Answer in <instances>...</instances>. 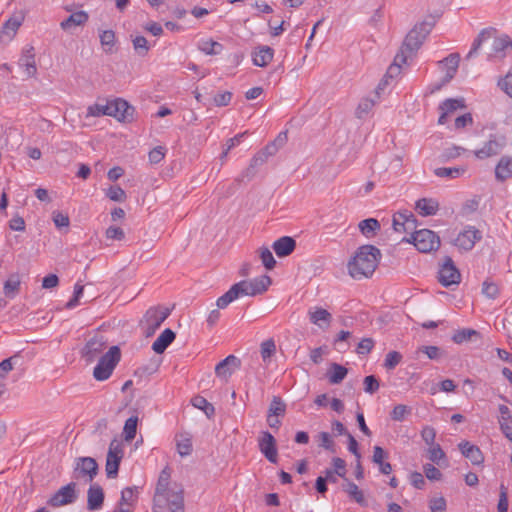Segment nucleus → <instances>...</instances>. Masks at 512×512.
Instances as JSON below:
<instances>
[{
    "label": "nucleus",
    "mask_w": 512,
    "mask_h": 512,
    "mask_svg": "<svg viewBox=\"0 0 512 512\" xmlns=\"http://www.w3.org/2000/svg\"><path fill=\"white\" fill-rule=\"evenodd\" d=\"M98 473V464L92 457H79L76 459L74 474L75 478L87 476L88 481L92 482Z\"/></svg>",
    "instance_id": "f8f14e48"
},
{
    "label": "nucleus",
    "mask_w": 512,
    "mask_h": 512,
    "mask_svg": "<svg viewBox=\"0 0 512 512\" xmlns=\"http://www.w3.org/2000/svg\"><path fill=\"white\" fill-rule=\"evenodd\" d=\"M460 62L458 53H452L446 57L441 63L446 67V74L443 78V84L449 83L455 76Z\"/></svg>",
    "instance_id": "cd10ccee"
},
{
    "label": "nucleus",
    "mask_w": 512,
    "mask_h": 512,
    "mask_svg": "<svg viewBox=\"0 0 512 512\" xmlns=\"http://www.w3.org/2000/svg\"><path fill=\"white\" fill-rule=\"evenodd\" d=\"M361 233L367 238L373 237L380 230V223L375 218L362 220L358 225Z\"/></svg>",
    "instance_id": "c9c22d12"
},
{
    "label": "nucleus",
    "mask_w": 512,
    "mask_h": 512,
    "mask_svg": "<svg viewBox=\"0 0 512 512\" xmlns=\"http://www.w3.org/2000/svg\"><path fill=\"white\" fill-rule=\"evenodd\" d=\"M408 55L398 52L394 58L393 63L388 67L384 78L380 81L376 88V94L379 95L380 90H383L389 84V79L398 77L401 73V66L407 62Z\"/></svg>",
    "instance_id": "dca6fc26"
},
{
    "label": "nucleus",
    "mask_w": 512,
    "mask_h": 512,
    "mask_svg": "<svg viewBox=\"0 0 512 512\" xmlns=\"http://www.w3.org/2000/svg\"><path fill=\"white\" fill-rule=\"evenodd\" d=\"M276 352V345L273 339L265 340L261 343L260 353L264 362L269 360Z\"/></svg>",
    "instance_id": "49530a36"
},
{
    "label": "nucleus",
    "mask_w": 512,
    "mask_h": 512,
    "mask_svg": "<svg viewBox=\"0 0 512 512\" xmlns=\"http://www.w3.org/2000/svg\"><path fill=\"white\" fill-rule=\"evenodd\" d=\"M411 413V408L406 406V405H403V404H398L396 405L393 410L391 411L390 413V417L392 420L394 421H403L405 419V417L407 415H409Z\"/></svg>",
    "instance_id": "3c124183"
},
{
    "label": "nucleus",
    "mask_w": 512,
    "mask_h": 512,
    "mask_svg": "<svg viewBox=\"0 0 512 512\" xmlns=\"http://www.w3.org/2000/svg\"><path fill=\"white\" fill-rule=\"evenodd\" d=\"M415 208L421 216H431L437 213L439 203L432 198H422L416 202Z\"/></svg>",
    "instance_id": "c85d7f7f"
},
{
    "label": "nucleus",
    "mask_w": 512,
    "mask_h": 512,
    "mask_svg": "<svg viewBox=\"0 0 512 512\" xmlns=\"http://www.w3.org/2000/svg\"><path fill=\"white\" fill-rule=\"evenodd\" d=\"M402 360V355L397 351H390L386 354L384 360V367L388 370H393Z\"/></svg>",
    "instance_id": "6e6d98bb"
},
{
    "label": "nucleus",
    "mask_w": 512,
    "mask_h": 512,
    "mask_svg": "<svg viewBox=\"0 0 512 512\" xmlns=\"http://www.w3.org/2000/svg\"><path fill=\"white\" fill-rule=\"evenodd\" d=\"M18 65L24 69L28 78L35 77L37 74V66L35 61L34 47L31 45L26 46L21 53Z\"/></svg>",
    "instance_id": "f3484780"
},
{
    "label": "nucleus",
    "mask_w": 512,
    "mask_h": 512,
    "mask_svg": "<svg viewBox=\"0 0 512 512\" xmlns=\"http://www.w3.org/2000/svg\"><path fill=\"white\" fill-rule=\"evenodd\" d=\"M258 447L269 462L277 463L276 439L270 432L262 431L260 433Z\"/></svg>",
    "instance_id": "9b49d317"
},
{
    "label": "nucleus",
    "mask_w": 512,
    "mask_h": 512,
    "mask_svg": "<svg viewBox=\"0 0 512 512\" xmlns=\"http://www.w3.org/2000/svg\"><path fill=\"white\" fill-rule=\"evenodd\" d=\"M106 196L116 202H124L126 200V193L120 186H111L107 192Z\"/></svg>",
    "instance_id": "5fc2aeb1"
},
{
    "label": "nucleus",
    "mask_w": 512,
    "mask_h": 512,
    "mask_svg": "<svg viewBox=\"0 0 512 512\" xmlns=\"http://www.w3.org/2000/svg\"><path fill=\"white\" fill-rule=\"evenodd\" d=\"M259 257L267 270H272L276 265V260L268 247L259 249Z\"/></svg>",
    "instance_id": "a18cd8bd"
},
{
    "label": "nucleus",
    "mask_w": 512,
    "mask_h": 512,
    "mask_svg": "<svg viewBox=\"0 0 512 512\" xmlns=\"http://www.w3.org/2000/svg\"><path fill=\"white\" fill-rule=\"evenodd\" d=\"M459 450L474 465H481L484 462V456L480 448L468 441H463L458 445Z\"/></svg>",
    "instance_id": "4be33fe9"
},
{
    "label": "nucleus",
    "mask_w": 512,
    "mask_h": 512,
    "mask_svg": "<svg viewBox=\"0 0 512 512\" xmlns=\"http://www.w3.org/2000/svg\"><path fill=\"white\" fill-rule=\"evenodd\" d=\"M501 89L512 98V72H508L507 75L499 82Z\"/></svg>",
    "instance_id": "774afa93"
},
{
    "label": "nucleus",
    "mask_w": 512,
    "mask_h": 512,
    "mask_svg": "<svg viewBox=\"0 0 512 512\" xmlns=\"http://www.w3.org/2000/svg\"><path fill=\"white\" fill-rule=\"evenodd\" d=\"M495 33H496V30L494 28H485V29L481 30V32L478 34V36L473 41L472 47H471L470 51L468 52L466 58L469 59V58L473 57L477 53L479 48L481 47L482 43L484 41H486L487 39L493 37Z\"/></svg>",
    "instance_id": "f704fd0d"
},
{
    "label": "nucleus",
    "mask_w": 512,
    "mask_h": 512,
    "mask_svg": "<svg viewBox=\"0 0 512 512\" xmlns=\"http://www.w3.org/2000/svg\"><path fill=\"white\" fill-rule=\"evenodd\" d=\"M481 237L479 230L469 227L459 233L455 240V245L463 250L469 251L474 247L476 241L481 239Z\"/></svg>",
    "instance_id": "6ab92c4d"
},
{
    "label": "nucleus",
    "mask_w": 512,
    "mask_h": 512,
    "mask_svg": "<svg viewBox=\"0 0 512 512\" xmlns=\"http://www.w3.org/2000/svg\"><path fill=\"white\" fill-rule=\"evenodd\" d=\"M408 242H412L417 250L422 253L437 250L440 246L439 236L429 229L414 231L411 235V240H408Z\"/></svg>",
    "instance_id": "423d86ee"
},
{
    "label": "nucleus",
    "mask_w": 512,
    "mask_h": 512,
    "mask_svg": "<svg viewBox=\"0 0 512 512\" xmlns=\"http://www.w3.org/2000/svg\"><path fill=\"white\" fill-rule=\"evenodd\" d=\"M308 317L312 324L321 330H327L332 322V314L322 307H312L308 310Z\"/></svg>",
    "instance_id": "a211bd4d"
},
{
    "label": "nucleus",
    "mask_w": 512,
    "mask_h": 512,
    "mask_svg": "<svg viewBox=\"0 0 512 512\" xmlns=\"http://www.w3.org/2000/svg\"><path fill=\"white\" fill-rule=\"evenodd\" d=\"M375 102L371 99L365 98L360 101L358 107L356 109V116L358 118H363L367 115L373 108Z\"/></svg>",
    "instance_id": "13d9d810"
},
{
    "label": "nucleus",
    "mask_w": 512,
    "mask_h": 512,
    "mask_svg": "<svg viewBox=\"0 0 512 512\" xmlns=\"http://www.w3.org/2000/svg\"><path fill=\"white\" fill-rule=\"evenodd\" d=\"M348 374V369L338 363H331L327 378L331 384L341 383Z\"/></svg>",
    "instance_id": "473e14b6"
},
{
    "label": "nucleus",
    "mask_w": 512,
    "mask_h": 512,
    "mask_svg": "<svg viewBox=\"0 0 512 512\" xmlns=\"http://www.w3.org/2000/svg\"><path fill=\"white\" fill-rule=\"evenodd\" d=\"M286 405L280 397L274 396L270 407L268 416H282L285 414Z\"/></svg>",
    "instance_id": "de8ad7c7"
},
{
    "label": "nucleus",
    "mask_w": 512,
    "mask_h": 512,
    "mask_svg": "<svg viewBox=\"0 0 512 512\" xmlns=\"http://www.w3.org/2000/svg\"><path fill=\"white\" fill-rule=\"evenodd\" d=\"M464 172V169L457 167H441L435 169V175L438 177H449V178H457Z\"/></svg>",
    "instance_id": "603ef678"
},
{
    "label": "nucleus",
    "mask_w": 512,
    "mask_h": 512,
    "mask_svg": "<svg viewBox=\"0 0 512 512\" xmlns=\"http://www.w3.org/2000/svg\"><path fill=\"white\" fill-rule=\"evenodd\" d=\"M271 283L272 280L268 275H262L250 281L242 280L232 285L225 294L219 297L216 305L219 309H224L240 296H256L263 294L267 291Z\"/></svg>",
    "instance_id": "f03ea898"
},
{
    "label": "nucleus",
    "mask_w": 512,
    "mask_h": 512,
    "mask_svg": "<svg viewBox=\"0 0 512 512\" xmlns=\"http://www.w3.org/2000/svg\"><path fill=\"white\" fill-rule=\"evenodd\" d=\"M191 403L195 408L202 410L208 418H211L215 414L214 406L209 403L203 396H194L191 399Z\"/></svg>",
    "instance_id": "ea45409f"
},
{
    "label": "nucleus",
    "mask_w": 512,
    "mask_h": 512,
    "mask_svg": "<svg viewBox=\"0 0 512 512\" xmlns=\"http://www.w3.org/2000/svg\"><path fill=\"white\" fill-rule=\"evenodd\" d=\"M461 274L450 257H445L438 272V281L444 286L457 285L460 283Z\"/></svg>",
    "instance_id": "9d476101"
},
{
    "label": "nucleus",
    "mask_w": 512,
    "mask_h": 512,
    "mask_svg": "<svg viewBox=\"0 0 512 512\" xmlns=\"http://www.w3.org/2000/svg\"><path fill=\"white\" fill-rule=\"evenodd\" d=\"M137 487H126L121 492V505L130 506L136 500Z\"/></svg>",
    "instance_id": "864d4df0"
},
{
    "label": "nucleus",
    "mask_w": 512,
    "mask_h": 512,
    "mask_svg": "<svg viewBox=\"0 0 512 512\" xmlns=\"http://www.w3.org/2000/svg\"><path fill=\"white\" fill-rule=\"evenodd\" d=\"M462 108H465V102L463 98H449L443 101L439 106V110L445 111L448 115Z\"/></svg>",
    "instance_id": "a19ab883"
},
{
    "label": "nucleus",
    "mask_w": 512,
    "mask_h": 512,
    "mask_svg": "<svg viewBox=\"0 0 512 512\" xmlns=\"http://www.w3.org/2000/svg\"><path fill=\"white\" fill-rule=\"evenodd\" d=\"M512 175V160L508 157H502L495 168V177L498 181L504 182Z\"/></svg>",
    "instance_id": "7c9ffc66"
},
{
    "label": "nucleus",
    "mask_w": 512,
    "mask_h": 512,
    "mask_svg": "<svg viewBox=\"0 0 512 512\" xmlns=\"http://www.w3.org/2000/svg\"><path fill=\"white\" fill-rule=\"evenodd\" d=\"M272 248L278 257H286L295 250L296 241L290 236H283L273 243Z\"/></svg>",
    "instance_id": "b1692460"
},
{
    "label": "nucleus",
    "mask_w": 512,
    "mask_h": 512,
    "mask_svg": "<svg viewBox=\"0 0 512 512\" xmlns=\"http://www.w3.org/2000/svg\"><path fill=\"white\" fill-rule=\"evenodd\" d=\"M410 212H398L393 216V228L397 232H406L405 225L408 220V215Z\"/></svg>",
    "instance_id": "09e8293b"
},
{
    "label": "nucleus",
    "mask_w": 512,
    "mask_h": 512,
    "mask_svg": "<svg viewBox=\"0 0 512 512\" xmlns=\"http://www.w3.org/2000/svg\"><path fill=\"white\" fill-rule=\"evenodd\" d=\"M103 115L111 116L110 101L106 104L95 103L87 109V117H99Z\"/></svg>",
    "instance_id": "79ce46f5"
},
{
    "label": "nucleus",
    "mask_w": 512,
    "mask_h": 512,
    "mask_svg": "<svg viewBox=\"0 0 512 512\" xmlns=\"http://www.w3.org/2000/svg\"><path fill=\"white\" fill-rule=\"evenodd\" d=\"M89 19V16L84 11H78L72 13L67 19L63 20L60 23V27L67 31L72 29L73 27L84 25Z\"/></svg>",
    "instance_id": "c756f323"
},
{
    "label": "nucleus",
    "mask_w": 512,
    "mask_h": 512,
    "mask_svg": "<svg viewBox=\"0 0 512 512\" xmlns=\"http://www.w3.org/2000/svg\"><path fill=\"white\" fill-rule=\"evenodd\" d=\"M20 286V280L18 277L13 276L9 278L4 284V293L6 296H13L18 292Z\"/></svg>",
    "instance_id": "680f3d73"
},
{
    "label": "nucleus",
    "mask_w": 512,
    "mask_h": 512,
    "mask_svg": "<svg viewBox=\"0 0 512 512\" xmlns=\"http://www.w3.org/2000/svg\"><path fill=\"white\" fill-rule=\"evenodd\" d=\"M423 469L425 476L431 481H438L442 477L441 471L432 464H425Z\"/></svg>",
    "instance_id": "69168bd1"
},
{
    "label": "nucleus",
    "mask_w": 512,
    "mask_h": 512,
    "mask_svg": "<svg viewBox=\"0 0 512 512\" xmlns=\"http://www.w3.org/2000/svg\"><path fill=\"white\" fill-rule=\"evenodd\" d=\"M176 334L171 329H165L153 342L152 349L157 354H162L167 347L175 340Z\"/></svg>",
    "instance_id": "bb28decb"
},
{
    "label": "nucleus",
    "mask_w": 512,
    "mask_h": 512,
    "mask_svg": "<svg viewBox=\"0 0 512 512\" xmlns=\"http://www.w3.org/2000/svg\"><path fill=\"white\" fill-rule=\"evenodd\" d=\"M364 386L365 392L373 394L379 389V381L374 375H369L364 378Z\"/></svg>",
    "instance_id": "338daca9"
},
{
    "label": "nucleus",
    "mask_w": 512,
    "mask_h": 512,
    "mask_svg": "<svg viewBox=\"0 0 512 512\" xmlns=\"http://www.w3.org/2000/svg\"><path fill=\"white\" fill-rule=\"evenodd\" d=\"M167 502L170 512H184L183 489L180 485L174 484L171 489L161 497V503Z\"/></svg>",
    "instance_id": "2eb2a0df"
},
{
    "label": "nucleus",
    "mask_w": 512,
    "mask_h": 512,
    "mask_svg": "<svg viewBox=\"0 0 512 512\" xmlns=\"http://www.w3.org/2000/svg\"><path fill=\"white\" fill-rule=\"evenodd\" d=\"M104 502V492L100 485L92 484L87 491V509L99 510Z\"/></svg>",
    "instance_id": "aec40b11"
},
{
    "label": "nucleus",
    "mask_w": 512,
    "mask_h": 512,
    "mask_svg": "<svg viewBox=\"0 0 512 512\" xmlns=\"http://www.w3.org/2000/svg\"><path fill=\"white\" fill-rule=\"evenodd\" d=\"M111 116L121 122H131L133 120L134 107L122 99L116 98L110 101Z\"/></svg>",
    "instance_id": "4468645a"
},
{
    "label": "nucleus",
    "mask_w": 512,
    "mask_h": 512,
    "mask_svg": "<svg viewBox=\"0 0 512 512\" xmlns=\"http://www.w3.org/2000/svg\"><path fill=\"white\" fill-rule=\"evenodd\" d=\"M170 478H171V471L168 467H165L161 471L158 481H157L155 495H154L155 503L161 504V497L164 496L165 493L171 489Z\"/></svg>",
    "instance_id": "5701e85b"
},
{
    "label": "nucleus",
    "mask_w": 512,
    "mask_h": 512,
    "mask_svg": "<svg viewBox=\"0 0 512 512\" xmlns=\"http://www.w3.org/2000/svg\"><path fill=\"white\" fill-rule=\"evenodd\" d=\"M482 292L488 298L495 299L499 294V288L497 284L486 280L483 283Z\"/></svg>",
    "instance_id": "e2e57ef3"
},
{
    "label": "nucleus",
    "mask_w": 512,
    "mask_h": 512,
    "mask_svg": "<svg viewBox=\"0 0 512 512\" xmlns=\"http://www.w3.org/2000/svg\"><path fill=\"white\" fill-rule=\"evenodd\" d=\"M241 361L234 355L227 356L224 360L220 361L215 367V374L218 377L227 378L230 376L234 369H238Z\"/></svg>",
    "instance_id": "412c9836"
},
{
    "label": "nucleus",
    "mask_w": 512,
    "mask_h": 512,
    "mask_svg": "<svg viewBox=\"0 0 512 512\" xmlns=\"http://www.w3.org/2000/svg\"><path fill=\"white\" fill-rule=\"evenodd\" d=\"M428 458L430 461L440 464V461L445 458V453L439 444L431 445L428 450Z\"/></svg>",
    "instance_id": "4d7b16f0"
},
{
    "label": "nucleus",
    "mask_w": 512,
    "mask_h": 512,
    "mask_svg": "<svg viewBox=\"0 0 512 512\" xmlns=\"http://www.w3.org/2000/svg\"><path fill=\"white\" fill-rule=\"evenodd\" d=\"M382 254L374 245L360 246L347 263L348 274L355 280L369 278L379 265Z\"/></svg>",
    "instance_id": "f257e3e1"
},
{
    "label": "nucleus",
    "mask_w": 512,
    "mask_h": 512,
    "mask_svg": "<svg viewBox=\"0 0 512 512\" xmlns=\"http://www.w3.org/2000/svg\"><path fill=\"white\" fill-rule=\"evenodd\" d=\"M512 49V40L507 35L496 37L493 41V52L496 57H504L507 50Z\"/></svg>",
    "instance_id": "72a5a7b5"
},
{
    "label": "nucleus",
    "mask_w": 512,
    "mask_h": 512,
    "mask_svg": "<svg viewBox=\"0 0 512 512\" xmlns=\"http://www.w3.org/2000/svg\"><path fill=\"white\" fill-rule=\"evenodd\" d=\"M121 353L120 349L117 346H112L108 350L107 353L103 354L99 360L97 365L94 367L93 376L97 381H105L107 380L116 365L120 361Z\"/></svg>",
    "instance_id": "20e7f679"
},
{
    "label": "nucleus",
    "mask_w": 512,
    "mask_h": 512,
    "mask_svg": "<svg viewBox=\"0 0 512 512\" xmlns=\"http://www.w3.org/2000/svg\"><path fill=\"white\" fill-rule=\"evenodd\" d=\"M435 23L436 20L432 16L417 23L406 35L399 52L408 55V58L413 56L422 46Z\"/></svg>",
    "instance_id": "7ed1b4c3"
},
{
    "label": "nucleus",
    "mask_w": 512,
    "mask_h": 512,
    "mask_svg": "<svg viewBox=\"0 0 512 512\" xmlns=\"http://www.w3.org/2000/svg\"><path fill=\"white\" fill-rule=\"evenodd\" d=\"M166 154V148L164 146H157L153 148L149 154L148 158L151 164H158L160 163Z\"/></svg>",
    "instance_id": "052dcab7"
},
{
    "label": "nucleus",
    "mask_w": 512,
    "mask_h": 512,
    "mask_svg": "<svg viewBox=\"0 0 512 512\" xmlns=\"http://www.w3.org/2000/svg\"><path fill=\"white\" fill-rule=\"evenodd\" d=\"M123 455L124 451L122 444L115 439L112 440L109 445L105 466L106 475L108 478L117 477Z\"/></svg>",
    "instance_id": "0eeeda50"
},
{
    "label": "nucleus",
    "mask_w": 512,
    "mask_h": 512,
    "mask_svg": "<svg viewBox=\"0 0 512 512\" xmlns=\"http://www.w3.org/2000/svg\"><path fill=\"white\" fill-rule=\"evenodd\" d=\"M137 421V417H130L126 420L124 425V435L127 441H131L135 438L137 430Z\"/></svg>",
    "instance_id": "8fccbe9b"
},
{
    "label": "nucleus",
    "mask_w": 512,
    "mask_h": 512,
    "mask_svg": "<svg viewBox=\"0 0 512 512\" xmlns=\"http://www.w3.org/2000/svg\"><path fill=\"white\" fill-rule=\"evenodd\" d=\"M478 339H480V333L474 329L458 330L452 337V340L457 344Z\"/></svg>",
    "instance_id": "4c0bfd02"
},
{
    "label": "nucleus",
    "mask_w": 512,
    "mask_h": 512,
    "mask_svg": "<svg viewBox=\"0 0 512 512\" xmlns=\"http://www.w3.org/2000/svg\"><path fill=\"white\" fill-rule=\"evenodd\" d=\"M171 310L163 307L149 308L141 321L144 328V334L149 337L152 336L161 324L168 318Z\"/></svg>",
    "instance_id": "39448f33"
},
{
    "label": "nucleus",
    "mask_w": 512,
    "mask_h": 512,
    "mask_svg": "<svg viewBox=\"0 0 512 512\" xmlns=\"http://www.w3.org/2000/svg\"><path fill=\"white\" fill-rule=\"evenodd\" d=\"M447 503L444 497L433 498L429 501V509L431 512H445Z\"/></svg>",
    "instance_id": "0e129e2a"
},
{
    "label": "nucleus",
    "mask_w": 512,
    "mask_h": 512,
    "mask_svg": "<svg viewBox=\"0 0 512 512\" xmlns=\"http://www.w3.org/2000/svg\"><path fill=\"white\" fill-rule=\"evenodd\" d=\"M23 21V17H11L8 19L3 27L2 31L0 33V41L1 42H9L13 39L15 36L17 30L21 26Z\"/></svg>",
    "instance_id": "a878e982"
},
{
    "label": "nucleus",
    "mask_w": 512,
    "mask_h": 512,
    "mask_svg": "<svg viewBox=\"0 0 512 512\" xmlns=\"http://www.w3.org/2000/svg\"><path fill=\"white\" fill-rule=\"evenodd\" d=\"M76 483L70 482L57 490L47 501L51 507L58 508L68 504H72L77 500Z\"/></svg>",
    "instance_id": "6e6552de"
},
{
    "label": "nucleus",
    "mask_w": 512,
    "mask_h": 512,
    "mask_svg": "<svg viewBox=\"0 0 512 512\" xmlns=\"http://www.w3.org/2000/svg\"><path fill=\"white\" fill-rule=\"evenodd\" d=\"M342 488L353 501L361 506L367 505L363 491L354 482L346 479V483L342 485Z\"/></svg>",
    "instance_id": "2f4dec72"
},
{
    "label": "nucleus",
    "mask_w": 512,
    "mask_h": 512,
    "mask_svg": "<svg viewBox=\"0 0 512 512\" xmlns=\"http://www.w3.org/2000/svg\"><path fill=\"white\" fill-rule=\"evenodd\" d=\"M198 48L207 55H218L223 51V45L211 39L201 41Z\"/></svg>",
    "instance_id": "58836bf2"
},
{
    "label": "nucleus",
    "mask_w": 512,
    "mask_h": 512,
    "mask_svg": "<svg viewBox=\"0 0 512 512\" xmlns=\"http://www.w3.org/2000/svg\"><path fill=\"white\" fill-rule=\"evenodd\" d=\"M419 353H423V354H426L427 357L431 360H438L440 359L442 356H443V351L437 347V346H432V345H423V346H420L417 350H416V355H418Z\"/></svg>",
    "instance_id": "37998d69"
},
{
    "label": "nucleus",
    "mask_w": 512,
    "mask_h": 512,
    "mask_svg": "<svg viewBox=\"0 0 512 512\" xmlns=\"http://www.w3.org/2000/svg\"><path fill=\"white\" fill-rule=\"evenodd\" d=\"M106 347L107 341L104 339V337L102 335H95L85 344L82 350V358L87 363H92L96 359L99 360V358L103 355L102 353Z\"/></svg>",
    "instance_id": "1a4fd4ad"
},
{
    "label": "nucleus",
    "mask_w": 512,
    "mask_h": 512,
    "mask_svg": "<svg viewBox=\"0 0 512 512\" xmlns=\"http://www.w3.org/2000/svg\"><path fill=\"white\" fill-rule=\"evenodd\" d=\"M274 50L269 46H259L252 52V61L255 66L266 67L273 59Z\"/></svg>",
    "instance_id": "393cba45"
},
{
    "label": "nucleus",
    "mask_w": 512,
    "mask_h": 512,
    "mask_svg": "<svg viewBox=\"0 0 512 512\" xmlns=\"http://www.w3.org/2000/svg\"><path fill=\"white\" fill-rule=\"evenodd\" d=\"M133 48L135 52L141 56L144 57L148 54L150 47L148 45V41L144 36H136L133 40Z\"/></svg>",
    "instance_id": "c03bdc74"
},
{
    "label": "nucleus",
    "mask_w": 512,
    "mask_h": 512,
    "mask_svg": "<svg viewBox=\"0 0 512 512\" xmlns=\"http://www.w3.org/2000/svg\"><path fill=\"white\" fill-rule=\"evenodd\" d=\"M505 146V138L491 135L489 140L484 143L481 149L474 151L478 159H486L498 155Z\"/></svg>",
    "instance_id": "ddd939ff"
},
{
    "label": "nucleus",
    "mask_w": 512,
    "mask_h": 512,
    "mask_svg": "<svg viewBox=\"0 0 512 512\" xmlns=\"http://www.w3.org/2000/svg\"><path fill=\"white\" fill-rule=\"evenodd\" d=\"M99 38L104 52L112 54L114 52L113 47L116 43L115 32L113 30H104L100 33Z\"/></svg>",
    "instance_id": "e433bc0d"
},
{
    "label": "nucleus",
    "mask_w": 512,
    "mask_h": 512,
    "mask_svg": "<svg viewBox=\"0 0 512 512\" xmlns=\"http://www.w3.org/2000/svg\"><path fill=\"white\" fill-rule=\"evenodd\" d=\"M318 442L320 447L335 452V443L328 432H320L318 434Z\"/></svg>",
    "instance_id": "bf43d9fd"
}]
</instances>
